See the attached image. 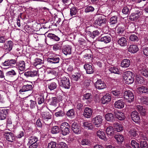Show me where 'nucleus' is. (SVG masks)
Returning <instances> with one entry per match:
<instances>
[{"label":"nucleus","mask_w":148,"mask_h":148,"mask_svg":"<svg viewBox=\"0 0 148 148\" xmlns=\"http://www.w3.org/2000/svg\"><path fill=\"white\" fill-rule=\"evenodd\" d=\"M134 75L132 72L127 71L124 73L123 79L124 82L127 84H132L134 81Z\"/></svg>","instance_id":"nucleus-1"},{"label":"nucleus","mask_w":148,"mask_h":148,"mask_svg":"<svg viewBox=\"0 0 148 148\" xmlns=\"http://www.w3.org/2000/svg\"><path fill=\"white\" fill-rule=\"evenodd\" d=\"M38 138L35 136H31L29 139L28 144L29 148H36L38 145Z\"/></svg>","instance_id":"nucleus-2"},{"label":"nucleus","mask_w":148,"mask_h":148,"mask_svg":"<svg viewBox=\"0 0 148 148\" xmlns=\"http://www.w3.org/2000/svg\"><path fill=\"white\" fill-rule=\"evenodd\" d=\"M60 84L61 87L67 89H69L71 86L69 79L65 77L61 78Z\"/></svg>","instance_id":"nucleus-3"},{"label":"nucleus","mask_w":148,"mask_h":148,"mask_svg":"<svg viewBox=\"0 0 148 148\" xmlns=\"http://www.w3.org/2000/svg\"><path fill=\"white\" fill-rule=\"evenodd\" d=\"M61 133L63 135H66L69 133V125L66 122L62 123L60 125Z\"/></svg>","instance_id":"nucleus-4"},{"label":"nucleus","mask_w":148,"mask_h":148,"mask_svg":"<svg viewBox=\"0 0 148 148\" xmlns=\"http://www.w3.org/2000/svg\"><path fill=\"white\" fill-rule=\"evenodd\" d=\"M125 99L130 103L133 101L134 96L133 93L130 90L125 91L123 94Z\"/></svg>","instance_id":"nucleus-5"},{"label":"nucleus","mask_w":148,"mask_h":148,"mask_svg":"<svg viewBox=\"0 0 148 148\" xmlns=\"http://www.w3.org/2000/svg\"><path fill=\"white\" fill-rule=\"evenodd\" d=\"M103 120L102 116L100 115H98L92 118V121L96 127H99L101 125Z\"/></svg>","instance_id":"nucleus-6"},{"label":"nucleus","mask_w":148,"mask_h":148,"mask_svg":"<svg viewBox=\"0 0 148 148\" xmlns=\"http://www.w3.org/2000/svg\"><path fill=\"white\" fill-rule=\"evenodd\" d=\"M97 19L95 21V23L99 26L102 24H105L106 22V19L104 15H98Z\"/></svg>","instance_id":"nucleus-7"},{"label":"nucleus","mask_w":148,"mask_h":148,"mask_svg":"<svg viewBox=\"0 0 148 148\" xmlns=\"http://www.w3.org/2000/svg\"><path fill=\"white\" fill-rule=\"evenodd\" d=\"M141 15V12L137 11L135 13H132L130 16L129 19L132 21H137Z\"/></svg>","instance_id":"nucleus-8"},{"label":"nucleus","mask_w":148,"mask_h":148,"mask_svg":"<svg viewBox=\"0 0 148 148\" xmlns=\"http://www.w3.org/2000/svg\"><path fill=\"white\" fill-rule=\"evenodd\" d=\"M13 47V42L11 40L6 42L3 47L5 51L7 53L10 52L12 49Z\"/></svg>","instance_id":"nucleus-9"},{"label":"nucleus","mask_w":148,"mask_h":148,"mask_svg":"<svg viewBox=\"0 0 148 148\" xmlns=\"http://www.w3.org/2000/svg\"><path fill=\"white\" fill-rule=\"evenodd\" d=\"M131 116L132 120L136 123H137L140 122V117L137 111L132 112L131 113Z\"/></svg>","instance_id":"nucleus-10"},{"label":"nucleus","mask_w":148,"mask_h":148,"mask_svg":"<svg viewBox=\"0 0 148 148\" xmlns=\"http://www.w3.org/2000/svg\"><path fill=\"white\" fill-rule=\"evenodd\" d=\"M60 58L57 56H50L47 59L48 62L50 63L56 64L59 62Z\"/></svg>","instance_id":"nucleus-11"},{"label":"nucleus","mask_w":148,"mask_h":148,"mask_svg":"<svg viewBox=\"0 0 148 148\" xmlns=\"http://www.w3.org/2000/svg\"><path fill=\"white\" fill-rule=\"evenodd\" d=\"M5 134L6 140L9 142H13L16 139V137L11 132H5Z\"/></svg>","instance_id":"nucleus-12"},{"label":"nucleus","mask_w":148,"mask_h":148,"mask_svg":"<svg viewBox=\"0 0 148 148\" xmlns=\"http://www.w3.org/2000/svg\"><path fill=\"white\" fill-rule=\"evenodd\" d=\"M92 110L91 108L86 107L84 110L83 115L86 118H90L92 116Z\"/></svg>","instance_id":"nucleus-13"},{"label":"nucleus","mask_w":148,"mask_h":148,"mask_svg":"<svg viewBox=\"0 0 148 148\" xmlns=\"http://www.w3.org/2000/svg\"><path fill=\"white\" fill-rule=\"evenodd\" d=\"M72 129L73 132L75 134H78L81 132V127L78 126L76 123H74L72 124Z\"/></svg>","instance_id":"nucleus-14"},{"label":"nucleus","mask_w":148,"mask_h":148,"mask_svg":"<svg viewBox=\"0 0 148 148\" xmlns=\"http://www.w3.org/2000/svg\"><path fill=\"white\" fill-rule=\"evenodd\" d=\"M32 89L31 85H26L23 86L19 91V93L23 94L24 92L31 90Z\"/></svg>","instance_id":"nucleus-15"},{"label":"nucleus","mask_w":148,"mask_h":148,"mask_svg":"<svg viewBox=\"0 0 148 148\" xmlns=\"http://www.w3.org/2000/svg\"><path fill=\"white\" fill-rule=\"evenodd\" d=\"M95 87L99 89H102L105 88L106 86L103 82L100 80H98L95 84Z\"/></svg>","instance_id":"nucleus-16"},{"label":"nucleus","mask_w":148,"mask_h":148,"mask_svg":"<svg viewBox=\"0 0 148 148\" xmlns=\"http://www.w3.org/2000/svg\"><path fill=\"white\" fill-rule=\"evenodd\" d=\"M125 103L122 100L120 99L116 101L114 103V106L116 108L121 109L124 107Z\"/></svg>","instance_id":"nucleus-17"},{"label":"nucleus","mask_w":148,"mask_h":148,"mask_svg":"<svg viewBox=\"0 0 148 148\" xmlns=\"http://www.w3.org/2000/svg\"><path fill=\"white\" fill-rule=\"evenodd\" d=\"M111 97L110 95L108 93L106 94L101 99L102 103L105 104L110 102L111 100Z\"/></svg>","instance_id":"nucleus-18"},{"label":"nucleus","mask_w":148,"mask_h":148,"mask_svg":"<svg viewBox=\"0 0 148 148\" xmlns=\"http://www.w3.org/2000/svg\"><path fill=\"white\" fill-rule=\"evenodd\" d=\"M114 113L116 117L120 120H123L125 119L124 114L121 112L116 110L114 111Z\"/></svg>","instance_id":"nucleus-19"},{"label":"nucleus","mask_w":148,"mask_h":148,"mask_svg":"<svg viewBox=\"0 0 148 148\" xmlns=\"http://www.w3.org/2000/svg\"><path fill=\"white\" fill-rule=\"evenodd\" d=\"M146 68L145 65H141L139 69V72L141 74L145 77H147L148 76V71Z\"/></svg>","instance_id":"nucleus-20"},{"label":"nucleus","mask_w":148,"mask_h":148,"mask_svg":"<svg viewBox=\"0 0 148 148\" xmlns=\"http://www.w3.org/2000/svg\"><path fill=\"white\" fill-rule=\"evenodd\" d=\"M16 66L20 71H23L25 69V63L23 61H20L16 63Z\"/></svg>","instance_id":"nucleus-21"},{"label":"nucleus","mask_w":148,"mask_h":148,"mask_svg":"<svg viewBox=\"0 0 148 148\" xmlns=\"http://www.w3.org/2000/svg\"><path fill=\"white\" fill-rule=\"evenodd\" d=\"M83 127L84 129L88 130H92L94 129V126L92 124L87 121L84 122Z\"/></svg>","instance_id":"nucleus-22"},{"label":"nucleus","mask_w":148,"mask_h":148,"mask_svg":"<svg viewBox=\"0 0 148 148\" xmlns=\"http://www.w3.org/2000/svg\"><path fill=\"white\" fill-rule=\"evenodd\" d=\"M84 67L87 73L91 74L93 73V69L92 66L90 64H85L84 65Z\"/></svg>","instance_id":"nucleus-23"},{"label":"nucleus","mask_w":148,"mask_h":148,"mask_svg":"<svg viewBox=\"0 0 148 148\" xmlns=\"http://www.w3.org/2000/svg\"><path fill=\"white\" fill-rule=\"evenodd\" d=\"M139 50L138 46L136 45H131L128 48V51L132 53H136Z\"/></svg>","instance_id":"nucleus-24"},{"label":"nucleus","mask_w":148,"mask_h":148,"mask_svg":"<svg viewBox=\"0 0 148 148\" xmlns=\"http://www.w3.org/2000/svg\"><path fill=\"white\" fill-rule=\"evenodd\" d=\"M16 63L15 60H7L3 63V65L5 66H13Z\"/></svg>","instance_id":"nucleus-25"},{"label":"nucleus","mask_w":148,"mask_h":148,"mask_svg":"<svg viewBox=\"0 0 148 148\" xmlns=\"http://www.w3.org/2000/svg\"><path fill=\"white\" fill-rule=\"evenodd\" d=\"M41 118L42 119L48 121L51 119V115L49 112H43L41 115Z\"/></svg>","instance_id":"nucleus-26"},{"label":"nucleus","mask_w":148,"mask_h":148,"mask_svg":"<svg viewBox=\"0 0 148 148\" xmlns=\"http://www.w3.org/2000/svg\"><path fill=\"white\" fill-rule=\"evenodd\" d=\"M117 43L121 46L124 47L127 45V41L125 38L122 37L118 40Z\"/></svg>","instance_id":"nucleus-27"},{"label":"nucleus","mask_w":148,"mask_h":148,"mask_svg":"<svg viewBox=\"0 0 148 148\" xmlns=\"http://www.w3.org/2000/svg\"><path fill=\"white\" fill-rule=\"evenodd\" d=\"M8 110L2 109L0 110V119L3 120L5 119L8 114Z\"/></svg>","instance_id":"nucleus-28"},{"label":"nucleus","mask_w":148,"mask_h":148,"mask_svg":"<svg viewBox=\"0 0 148 148\" xmlns=\"http://www.w3.org/2000/svg\"><path fill=\"white\" fill-rule=\"evenodd\" d=\"M107 134L110 136H112L114 134V128L112 126L108 127L106 130Z\"/></svg>","instance_id":"nucleus-29"},{"label":"nucleus","mask_w":148,"mask_h":148,"mask_svg":"<svg viewBox=\"0 0 148 148\" xmlns=\"http://www.w3.org/2000/svg\"><path fill=\"white\" fill-rule=\"evenodd\" d=\"M130 61L129 59H125L121 62V66L123 68H127L130 65Z\"/></svg>","instance_id":"nucleus-30"},{"label":"nucleus","mask_w":148,"mask_h":148,"mask_svg":"<svg viewBox=\"0 0 148 148\" xmlns=\"http://www.w3.org/2000/svg\"><path fill=\"white\" fill-rule=\"evenodd\" d=\"M62 51L65 55L70 54L71 53V48L70 46H66L64 47Z\"/></svg>","instance_id":"nucleus-31"},{"label":"nucleus","mask_w":148,"mask_h":148,"mask_svg":"<svg viewBox=\"0 0 148 148\" xmlns=\"http://www.w3.org/2000/svg\"><path fill=\"white\" fill-rule=\"evenodd\" d=\"M137 91L139 93H143L148 94V88L145 86H142L137 88Z\"/></svg>","instance_id":"nucleus-32"},{"label":"nucleus","mask_w":148,"mask_h":148,"mask_svg":"<svg viewBox=\"0 0 148 148\" xmlns=\"http://www.w3.org/2000/svg\"><path fill=\"white\" fill-rule=\"evenodd\" d=\"M129 133L131 137H135L138 135V132L136 128H133L130 130Z\"/></svg>","instance_id":"nucleus-33"},{"label":"nucleus","mask_w":148,"mask_h":148,"mask_svg":"<svg viewBox=\"0 0 148 148\" xmlns=\"http://www.w3.org/2000/svg\"><path fill=\"white\" fill-rule=\"evenodd\" d=\"M97 135L98 137L101 139L105 140L106 139V134L103 131H98L97 132Z\"/></svg>","instance_id":"nucleus-34"},{"label":"nucleus","mask_w":148,"mask_h":148,"mask_svg":"<svg viewBox=\"0 0 148 148\" xmlns=\"http://www.w3.org/2000/svg\"><path fill=\"white\" fill-rule=\"evenodd\" d=\"M136 108L142 115L144 116L145 115L146 110L145 109L143 108L142 106L137 105L136 106Z\"/></svg>","instance_id":"nucleus-35"},{"label":"nucleus","mask_w":148,"mask_h":148,"mask_svg":"<svg viewBox=\"0 0 148 148\" xmlns=\"http://www.w3.org/2000/svg\"><path fill=\"white\" fill-rule=\"evenodd\" d=\"M114 138L117 143H121L124 140L123 136L120 134H116L114 136Z\"/></svg>","instance_id":"nucleus-36"},{"label":"nucleus","mask_w":148,"mask_h":148,"mask_svg":"<svg viewBox=\"0 0 148 148\" xmlns=\"http://www.w3.org/2000/svg\"><path fill=\"white\" fill-rule=\"evenodd\" d=\"M83 99L84 100H87V101H86L87 103H89L92 101V99L91 98V95L89 93H86L84 94V95Z\"/></svg>","instance_id":"nucleus-37"},{"label":"nucleus","mask_w":148,"mask_h":148,"mask_svg":"<svg viewBox=\"0 0 148 148\" xmlns=\"http://www.w3.org/2000/svg\"><path fill=\"white\" fill-rule=\"evenodd\" d=\"M114 126L115 130L117 132H120L123 129V127L122 125L117 123H114Z\"/></svg>","instance_id":"nucleus-38"},{"label":"nucleus","mask_w":148,"mask_h":148,"mask_svg":"<svg viewBox=\"0 0 148 148\" xmlns=\"http://www.w3.org/2000/svg\"><path fill=\"white\" fill-rule=\"evenodd\" d=\"M99 40L100 41L107 43L110 42L111 38L109 36H107L101 37Z\"/></svg>","instance_id":"nucleus-39"},{"label":"nucleus","mask_w":148,"mask_h":148,"mask_svg":"<svg viewBox=\"0 0 148 148\" xmlns=\"http://www.w3.org/2000/svg\"><path fill=\"white\" fill-rule=\"evenodd\" d=\"M17 74L13 70L7 72L5 74L6 76L8 77H13Z\"/></svg>","instance_id":"nucleus-40"},{"label":"nucleus","mask_w":148,"mask_h":148,"mask_svg":"<svg viewBox=\"0 0 148 148\" xmlns=\"http://www.w3.org/2000/svg\"><path fill=\"white\" fill-rule=\"evenodd\" d=\"M144 82V79L140 76L137 75L135 82L137 84H142Z\"/></svg>","instance_id":"nucleus-41"},{"label":"nucleus","mask_w":148,"mask_h":148,"mask_svg":"<svg viewBox=\"0 0 148 148\" xmlns=\"http://www.w3.org/2000/svg\"><path fill=\"white\" fill-rule=\"evenodd\" d=\"M106 120L108 121H112L114 119L113 114L111 113H108L106 114L105 116Z\"/></svg>","instance_id":"nucleus-42"},{"label":"nucleus","mask_w":148,"mask_h":148,"mask_svg":"<svg viewBox=\"0 0 148 148\" xmlns=\"http://www.w3.org/2000/svg\"><path fill=\"white\" fill-rule=\"evenodd\" d=\"M147 0H137V3L139 4L140 7L143 8V7L147 3Z\"/></svg>","instance_id":"nucleus-43"},{"label":"nucleus","mask_w":148,"mask_h":148,"mask_svg":"<svg viewBox=\"0 0 148 148\" xmlns=\"http://www.w3.org/2000/svg\"><path fill=\"white\" fill-rule=\"evenodd\" d=\"M140 103L144 105H148V97L146 96L142 97L140 99Z\"/></svg>","instance_id":"nucleus-44"},{"label":"nucleus","mask_w":148,"mask_h":148,"mask_svg":"<svg viewBox=\"0 0 148 148\" xmlns=\"http://www.w3.org/2000/svg\"><path fill=\"white\" fill-rule=\"evenodd\" d=\"M47 36L50 38L56 41H59L60 40V38L58 36L51 33H49L48 34Z\"/></svg>","instance_id":"nucleus-45"},{"label":"nucleus","mask_w":148,"mask_h":148,"mask_svg":"<svg viewBox=\"0 0 148 148\" xmlns=\"http://www.w3.org/2000/svg\"><path fill=\"white\" fill-rule=\"evenodd\" d=\"M109 71L112 73L119 74L120 73L119 70L116 67H113L110 68Z\"/></svg>","instance_id":"nucleus-46"},{"label":"nucleus","mask_w":148,"mask_h":148,"mask_svg":"<svg viewBox=\"0 0 148 148\" xmlns=\"http://www.w3.org/2000/svg\"><path fill=\"white\" fill-rule=\"evenodd\" d=\"M80 144L82 145H89L90 144V140L87 139H82Z\"/></svg>","instance_id":"nucleus-47"},{"label":"nucleus","mask_w":148,"mask_h":148,"mask_svg":"<svg viewBox=\"0 0 148 148\" xmlns=\"http://www.w3.org/2000/svg\"><path fill=\"white\" fill-rule=\"evenodd\" d=\"M117 21V17L116 16H113L110 19V23L111 25H113L116 23Z\"/></svg>","instance_id":"nucleus-48"},{"label":"nucleus","mask_w":148,"mask_h":148,"mask_svg":"<svg viewBox=\"0 0 148 148\" xmlns=\"http://www.w3.org/2000/svg\"><path fill=\"white\" fill-rule=\"evenodd\" d=\"M57 86V85L56 83L52 82L49 84L48 88L51 90L56 89Z\"/></svg>","instance_id":"nucleus-49"},{"label":"nucleus","mask_w":148,"mask_h":148,"mask_svg":"<svg viewBox=\"0 0 148 148\" xmlns=\"http://www.w3.org/2000/svg\"><path fill=\"white\" fill-rule=\"evenodd\" d=\"M67 115L71 118H73L75 116V112L74 110L72 109L69 110L66 113Z\"/></svg>","instance_id":"nucleus-50"},{"label":"nucleus","mask_w":148,"mask_h":148,"mask_svg":"<svg viewBox=\"0 0 148 148\" xmlns=\"http://www.w3.org/2000/svg\"><path fill=\"white\" fill-rule=\"evenodd\" d=\"M131 145L133 148H140L138 143L135 140H132L131 141Z\"/></svg>","instance_id":"nucleus-51"},{"label":"nucleus","mask_w":148,"mask_h":148,"mask_svg":"<svg viewBox=\"0 0 148 148\" xmlns=\"http://www.w3.org/2000/svg\"><path fill=\"white\" fill-rule=\"evenodd\" d=\"M77 12V10L75 7H73L70 9V14L71 16H75Z\"/></svg>","instance_id":"nucleus-52"},{"label":"nucleus","mask_w":148,"mask_h":148,"mask_svg":"<svg viewBox=\"0 0 148 148\" xmlns=\"http://www.w3.org/2000/svg\"><path fill=\"white\" fill-rule=\"evenodd\" d=\"M60 131V129L58 126H55L52 127L51 132L53 134L58 133Z\"/></svg>","instance_id":"nucleus-53"},{"label":"nucleus","mask_w":148,"mask_h":148,"mask_svg":"<svg viewBox=\"0 0 148 148\" xmlns=\"http://www.w3.org/2000/svg\"><path fill=\"white\" fill-rule=\"evenodd\" d=\"M94 10V8L92 6H91L86 7L85 10L84 11L86 12H92Z\"/></svg>","instance_id":"nucleus-54"},{"label":"nucleus","mask_w":148,"mask_h":148,"mask_svg":"<svg viewBox=\"0 0 148 148\" xmlns=\"http://www.w3.org/2000/svg\"><path fill=\"white\" fill-rule=\"evenodd\" d=\"M130 39L132 41H138V39L137 36L135 34H132L130 35Z\"/></svg>","instance_id":"nucleus-55"},{"label":"nucleus","mask_w":148,"mask_h":148,"mask_svg":"<svg viewBox=\"0 0 148 148\" xmlns=\"http://www.w3.org/2000/svg\"><path fill=\"white\" fill-rule=\"evenodd\" d=\"M112 94L115 97H120L121 96V92L120 91L115 90L112 91Z\"/></svg>","instance_id":"nucleus-56"},{"label":"nucleus","mask_w":148,"mask_h":148,"mask_svg":"<svg viewBox=\"0 0 148 148\" xmlns=\"http://www.w3.org/2000/svg\"><path fill=\"white\" fill-rule=\"evenodd\" d=\"M56 143L54 142H51L48 144V148H57Z\"/></svg>","instance_id":"nucleus-57"},{"label":"nucleus","mask_w":148,"mask_h":148,"mask_svg":"<svg viewBox=\"0 0 148 148\" xmlns=\"http://www.w3.org/2000/svg\"><path fill=\"white\" fill-rule=\"evenodd\" d=\"M147 144L145 141H141L140 143V147L141 148H147Z\"/></svg>","instance_id":"nucleus-58"},{"label":"nucleus","mask_w":148,"mask_h":148,"mask_svg":"<svg viewBox=\"0 0 148 148\" xmlns=\"http://www.w3.org/2000/svg\"><path fill=\"white\" fill-rule=\"evenodd\" d=\"M130 12L129 9L127 7H124L122 10V13L124 14H127Z\"/></svg>","instance_id":"nucleus-59"},{"label":"nucleus","mask_w":148,"mask_h":148,"mask_svg":"<svg viewBox=\"0 0 148 148\" xmlns=\"http://www.w3.org/2000/svg\"><path fill=\"white\" fill-rule=\"evenodd\" d=\"M5 96L2 95L0 94V103H5Z\"/></svg>","instance_id":"nucleus-60"},{"label":"nucleus","mask_w":148,"mask_h":148,"mask_svg":"<svg viewBox=\"0 0 148 148\" xmlns=\"http://www.w3.org/2000/svg\"><path fill=\"white\" fill-rule=\"evenodd\" d=\"M80 75L79 74L76 75H72V79L75 81H77L80 78Z\"/></svg>","instance_id":"nucleus-61"},{"label":"nucleus","mask_w":148,"mask_h":148,"mask_svg":"<svg viewBox=\"0 0 148 148\" xmlns=\"http://www.w3.org/2000/svg\"><path fill=\"white\" fill-rule=\"evenodd\" d=\"M55 115L56 117L62 116L64 115V113L61 111L56 112Z\"/></svg>","instance_id":"nucleus-62"},{"label":"nucleus","mask_w":148,"mask_h":148,"mask_svg":"<svg viewBox=\"0 0 148 148\" xmlns=\"http://www.w3.org/2000/svg\"><path fill=\"white\" fill-rule=\"evenodd\" d=\"M44 97L42 96H40L38 98V103L39 104H41L44 101Z\"/></svg>","instance_id":"nucleus-63"},{"label":"nucleus","mask_w":148,"mask_h":148,"mask_svg":"<svg viewBox=\"0 0 148 148\" xmlns=\"http://www.w3.org/2000/svg\"><path fill=\"white\" fill-rule=\"evenodd\" d=\"M67 145L64 143L61 142L59 145V148H67Z\"/></svg>","instance_id":"nucleus-64"}]
</instances>
